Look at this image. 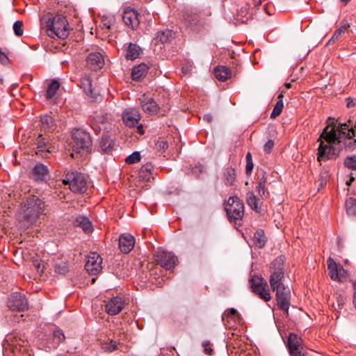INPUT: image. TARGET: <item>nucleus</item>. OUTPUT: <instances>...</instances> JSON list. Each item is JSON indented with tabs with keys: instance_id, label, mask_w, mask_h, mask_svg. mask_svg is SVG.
I'll use <instances>...</instances> for the list:
<instances>
[{
	"instance_id": "1",
	"label": "nucleus",
	"mask_w": 356,
	"mask_h": 356,
	"mask_svg": "<svg viewBox=\"0 0 356 356\" xmlns=\"http://www.w3.org/2000/svg\"><path fill=\"white\" fill-rule=\"evenodd\" d=\"M353 126L347 123L328 122L318 138L317 160L321 163L336 159L343 148L356 143Z\"/></svg>"
},
{
	"instance_id": "2",
	"label": "nucleus",
	"mask_w": 356,
	"mask_h": 356,
	"mask_svg": "<svg viewBox=\"0 0 356 356\" xmlns=\"http://www.w3.org/2000/svg\"><path fill=\"white\" fill-rule=\"evenodd\" d=\"M45 203L36 195L29 196L22 204V220L29 225L35 223L44 213Z\"/></svg>"
},
{
	"instance_id": "3",
	"label": "nucleus",
	"mask_w": 356,
	"mask_h": 356,
	"mask_svg": "<svg viewBox=\"0 0 356 356\" xmlns=\"http://www.w3.org/2000/svg\"><path fill=\"white\" fill-rule=\"evenodd\" d=\"M72 157H74V152L81 154L89 152L92 147V140L89 133L83 129H76L72 131Z\"/></svg>"
},
{
	"instance_id": "4",
	"label": "nucleus",
	"mask_w": 356,
	"mask_h": 356,
	"mask_svg": "<svg viewBox=\"0 0 356 356\" xmlns=\"http://www.w3.org/2000/svg\"><path fill=\"white\" fill-rule=\"evenodd\" d=\"M63 183L68 185L73 193H83L87 189V181L83 175L76 170L67 171Z\"/></svg>"
},
{
	"instance_id": "5",
	"label": "nucleus",
	"mask_w": 356,
	"mask_h": 356,
	"mask_svg": "<svg viewBox=\"0 0 356 356\" xmlns=\"http://www.w3.org/2000/svg\"><path fill=\"white\" fill-rule=\"evenodd\" d=\"M270 272L269 282L273 291L281 286H285L282 282L284 275V264L282 257H277L270 264Z\"/></svg>"
},
{
	"instance_id": "6",
	"label": "nucleus",
	"mask_w": 356,
	"mask_h": 356,
	"mask_svg": "<svg viewBox=\"0 0 356 356\" xmlns=\"http://www.w3.org/2000/svg\"><path fill=\"white\" fill-rule=\"evenodd\" d=\"M230 221L241 220L244 215V204L238 197H229L225 208Z\"/></svg>"
},
{
	"instance_id": "7",
	"label": "nucleus",
	"mask_w": 356,
	"mask_h": 356,
	"mask_svg": "<svg viewBox=\"0 0 356 356\" xmlns=\"http://www.w3.org/2000/svg\"><path fill=\"white\" fill-rule=\"evenodd\" d=\"M275 291L278 307L288 316L291 298L289 287L287 285L281 286V287L275 289Z\"/></svg>"
},
{
	"instance_id": "8",
	"label": "nucleus",
	"mask_w": 356,
	"mask_h": 356,
	"mask_svg": "<svg viewBox=\"0 0 356 356\" xmlns=\"http://www.w3.org/2000/svg\"><path fill=\"white\" fill-rule=\"evenodd\" d=\"M7 304L13 311L23 312L29 308L28 300L25 295L19 292L12 293L8 298Z\"/></svg>"
},
{
	"instance_id": "9",
	"label": "nucleus",
	"mask_w": 356,
	"mask_h": 356,
	"mask_svg": "<svg viewBox=\"0 0 356 356\" xmlns=\"http://www.w3.org/2000/svg\"><path fill=\"white\" fill-rule=\"evenodd\" d=\"M155 257L157 263L166 270L174 268L178 261L175 254L165 250H159L156 253Z\"/></svg>"
},
{
	"instance_id": "10",
	"label": "nucleus",
	"mask_w": 356,
	"mask_h": 356,
	"mask_svg": "<svg viewBox=\"0 0 356 356\" xmlns=\"http://www.w3.org/2000/svg\"><path fill=\"white\" fill-rule=\"evenodd\" d=\"M250 286L252 291L259 296L261 299H264L266 302L268 301L271 298L269 289H266V282L260 277L256 279L252 278L250 280Z\"/></svg>"
},
{
	"instance_id": "11",
	"label": "nucleus",
	"mask_w": 356,
	"mask_h": 356,
	"mask_svg": "<svg viewBox=\"0 0 356 356\" xmlns=\"http://www.w3.org/2000/svg\"><path fill=\"white\" fill-rule=\"evenodd\" d=\"M46 29L49 36L56 35L65 39L70 33V24H46Z\"/></svg>"
},
{
	"instance_id": "12",
	"label": "nucleus",
	"mask_w": 356,
	"mask_h": 356,
	"mask_svg": "<svg viewBox=\"0 0 356 356\" xmlns=\"http://www.w3.org/2000/svg\"><path fill=\"white\" fill-rule=\"evenodd\" d=\"M122 17L123 22H140L143 20L150 22L152 21V19L149 18V15H142L136 9L130 7L124 9Z\"/></svg>"
},
{
	"instance_id": "13",
	"label": "nucleus",
	"mask_w": 356,
	"mask_h": 356,
	"mask_svg": "<svg viewBox=\"0 0 356 356\" xmlns=\"http://www.w3.org/2000/svg\"><path fill=\"white\" fill-rule=\"evenodd\" d=\"M302 339L296 334L290 333L287 341V347L291 356H305V352L300 346Z\"/></svg>"
},
{
	"instance_id": "14",
	"label": "nucleus",
	"mask_w": 356,
	"mask_h": 356,
	"mask_svg": "<svg viewBox=\"0 0 356 356\" xmlns=\"http://www.w3.org/2000/svg\"><path fill=\"white\" fill-rule=\"evenodd\" d=\"M102 259L96 252H92L88 256L85 264V269L91 275H96L101 271Z\"/></svg>"
},
{
	"instance_id": "15",
	"label": "nucleus",
	"mask_w": 356,
	"mask_h": 356,
	"mask_svg": "<svg viewBox=\"0 0 356 356\" xmlns=\"http://www.w3.org/2000/svg\"><path fill=\"white\" fill-rule=\"evenodd\" d=\"M51 148L48 140L42 134H40L35 142V154L42 158H47L51 152Z\"/></svg>"
},
{
	"instance_id": "16",
	"label": "nucleus",
	"mask_w": 356,
	"mask_h": 356,
	"mask_svg": "<svg viewBox=\"0 0 356 356\" xmlns=\"http://www.w3.org/2000/svg\"><path fill=\"white\" fill-rule=\"evenodd\" d=\"M124 306V301L120 296H115L110 299L106 304V311L109 315H115L120 313Z\"/></svg>"
},
{
	"instance_id": "17",
	"label": "nucleus",
	"mask_w": 356,
	"mask_h": 356,
	"mask_svg": "<svg viewBox=\"0 0 356 356\" xmlns=\"http://www.w3.org/2000/svg\"><path fill=\"white\" fill-rule=\"evenodd\" d=\"M86 64L88 67L92 71H97L102 68L104 65V60L102 54L99 52L89 54L87 57Z\"/></svg>"
},
{
	"instance_id": "18",
	"label": "nucleus",
	"mask_w": 356,
	"mask_h": 356,
	"mask_svg": "<svg viewBox=\"0 0 356 356\" xmlns=\"http://www.w3.org/2000/svg\"><path fill=\"white\" fill-rule=\"evenodd\" d=\"M119 248L124 254L129 253L134 247L135 238L130 234H122L119 237Z\"/></svg>"
},
{
	"instance_id": "19",
	"label": "nucleus",
	"mask_w": 356,
	"mask_h": 356,
	"mask_svg": "<svg viewBox=\"0 0 356 356\" xmlns=\"http://www.w3.org/2000/svg\"><path fill=\"white\" fill-rule=\"evenodd\" d=\"M122 120L127 127H133L138 124L140 115L136 110H126L122 113Z\"/></svg>"
},
{
	"instance_id": "20",
	"label": "nucleus",
	"mask_w": 356,
	"mask_h": 356,
	"mask_svg": "<svg viewBox=\"0 0 356 356\" xmlns=\"http://www.w3.org/2000/svg\"><path fill=\"white\" fill-rule=\"evenodd\" d=\"M140 106L143 111L150 115L157 113L159 110V105L152 98H145L140 101Z\"/></svg>"
},
{
	"instance_id": "21",
	"label": "nucleus",
	"mask_w": 356,
	"mask_h": 356,
	"mask_svg": "<svg viewBox=\"0 0 356 356\" xmlns=\"http://www.w3.org/2000/svg\"><path fill=\"white\" fill-rule=\"evenodd\" d=\"M48 172V168L45 165L38 163L32 170L31 177L35 181H42L45 179Z\"/></svg>"
},
{
	"instance_id": "22",
	"label": "nucleus",
	"mask_w": 356,
	"mask_h": 356,
	"mask_svg": "<svg viewBox=\"0 0 356 356\" xmlns=\"http://www.w3.org/2000/svg\"><path fill=\"white\" fill-rule=\"evenodd\" d=\"M327 268H328V273L330 278L334 281H339L342 282L343 280L341 277L340 273L341 271H344L343 268L338 269L337 263L332 258H328L327 259Z\"/></svg>"
},
{
	"instance_id": "23",
	"label": "nucleus",
	"mask_w": 356,
	"mask_h": 356,
	"mask_svg": "<svg viewBox=\"0 0 356 356\" xmlns=\"http://www.w3.org/2000/svg\"><path fill=\"white\" fill-rule=\"evenodd\" d=\"M41 22H68V19L60 13L45 12L40 17Z\"/></svg>"
},
{
	"instance_id": "24",
	"label": "nucleus",
	"mask_w": 356,
	"mask_h": 356,
	"mask_svg": "<svg viewBox=\"0 0 356 356\" xmlns=\"http://www.w3.org/2000/svg\"><path fill=\"white\" fill-rule=\"evenodd\" d=\"M65 337L62 330H55L51 337V340L47 341V347L49 350L55 349L58 346L65 340Z\"/></svg>"
},
{
	"instance_id": "25",
	"label": "nucleus",
	"mask_w": 356,
	"mask_h": 356,
	"mask_svg": "<svg viewBox=\"0 0 356 356\" xmlns=\"http://www.w3.org/2000/svg\"><path fill=\"white\" fill-rule=\"evenodd\" d=\"M148 69V66L145 63H140L138 65L134 66L131 70V78L135 81L140 80L145 76Z\"/></svg>"
},
{
	"instance_id": "26",
	"label": "nucleus",
	"mask_w": 356,
	"mask_h": 356,
	"mask_svg": "<svg viewBox=\"0 0 356 356\" xmlns=\"http://www.w3.org/2000/svg\"><path fill=\"white\" fill-rule=\"evenodd\" d=\"M74 225L81 227L85 233H90L92 230L91 222L83 216H79L76 218Z\"/></svg>"
},
{
	"instance_id": "27",
	"label": "nucleus",
	"mask_w": 356,
	"mask_h": 356,
	"mask_svg": "<svg viewBox=\"0 0 356 356\" xmlns=\"http://www.w3.org/2000/svg\"><path fill=\"white\" fill-rule=\"evenodd\" d=\"M175 37V32L172 29H165L159 31L156 33V40L161 43H165L171 41Z\"/></svg>"
},
{
	"instance_id": "28",
	"label": "nucleus",
	"mask_w": 356,
	"mask_h": 356,
	"mask_svg": "<svg viewBox=\"0 0 356 356\" xmlns=\"http://www.w3.org/2000/svg\"><path fill=\"white\" fill-rule=\"evenodd\" d=\"M140 48L136 44H134L130 42L129 44L128 48L127 49V52L125 54V58L127 60H134L135 59L139 58L140 55Z\"/></svg>"
},
{
	"instance_id": "29",
	"label": "nucleus",
	"mask_w": 356,
	"mask_h": 356,
	"mask_svg": "<svg viewBox=\"0 0 356 356\" xmlns=\"http://www.w3.org/2000/svg\"><path fill=\"white\" fill-rule=\"evenodd\" d=\"M246 201L248 206L257 213L261 212L260 200L251 191L246 193Z\"/></svg>"
},
{
	"instance_id": "30",
	"label": "nucleus",
	"mask_w": 356,
	"mask_h": 356,
	"mask_svg": "<svg viewBox=\"0 0 356 356\" xmlns=\"http://www.w3.org/2000/svg\"><path fill=\"white\" fill-rule=\"evenodd\" d=\"M215 76L220 81H225L231 77V70L225 66H218L215 67Z\"/></svg>"
},
{
	"instance_id": "31",
	"label": "nucleus",
	"mask_w": 356,
	"mask_h": 356,
	"mask_svg": "<svg viewBox=\"0 0 356 356\" xmlns=\"http://www.w3.org/2000/svg\"><path fill=\"white\" fill-rule=\"evenodd\" d=\"M114 141L107 135H104L99 142V147L104 152L108 153L114 146Z\"/></svg>"
},
{
	"instance_id": "32",
	"label": "nucleus",
	"mask_w": 356,
	"mask_h": 356,
	"mask_svg": "<svg viewBox=\"0 0 356 356\" xmlns=\"http://www.w3.org/2000/svg\"><path fill=\"white\" fill-rule=\"evenodd\" d=\"M154 170V167L150 163H147L144 164L140 169L139 171V177L143 180L148 181L149 180L152 170Z\"/></svg>"
},
{
	"instance_id": "33",
	"label": "nucleus",
	"mask_w": 356,
	"mask_h": 356,
	"mask_svg": "<svg viewBox=\"0 0 356 356\" xmlns=\"http://www.w3.org/2000/svg\"><path fill=\"white\" fill-rule=\"evenodd\" d=\"M253 241L255 246L259 248H261L265 245L266 243V238L263 229H259L254 232Z\"/></svg>"
},
{
	"instance_id": "34",
	"label": "nucleus",
	"mask_w": 356,
	"mask_h": 356,
	"mask_svg": "<svg viewBox=\"0 0 356 356\" xmlns=\"http://www.w3.org/2000/svg\"><path fill=\"white\" fill-rule=\"evenodd\" d=\"M80 87L88 95H91L92 94V80L90 76L84 75L81 78Z\"/></svg>"
},
{
	"instance_id": "35",
	"label": "nucleus",
	"mask_w": 356,
	"mask_h": 356,
	"mask_svg": "<svg viewBox=\"0 0 356 356\" xmlns=\"http://www.w3.org/2000/svg\"><path fill=\"white\" fill-rule=\"evenodd\" d=\"M222 321L229 323L231 321L236 322L239 320V314L236 309L230 308L227 309L222 316Z\"/></svg>"
},
{
	"instance_id": "36",
	"label": "nucleus",
	"mask_w": 356,
	"mask_h": 356,
	"mask_svg": "<svg viewBox=\"0 0 356 356\" xmlns=\"http://www.w3.org/2000/svg\"><path fill=\"white\" fill-rule=\"evenodd\" d=\"M236 179L235 169L231 167L227 168L224 172V182L227 186H232Z\"/></svg>"
},
{
	"instance_id": "37",
	"label": "nucleus",
	"mask_w": 356,
	"mask_h": 356,
	"mask_svg": "<svg viewBox=\"0 0 356 356\" xmlns=\"http://www.w3.org/2000/svg\"><path fill=\"white\" fill-rule=\"evenodd\" d=\"M60 88V83L56 80L53 79L49 83L47 92H46V98L47 99H51L56 95V92Z\"/></svg>"
},
{
	"instance_id": "38",
	"label": "nucleus",
	"mask_w": 356,
	"mask_h": 356,
	"mask_svg": "<svg viewBox=\"0 0 356 356\" xmlns=\"http://www.w3.org/2000/svg\"><path fill=\"white\" fill-rule=\"evenodd\" d=\"M348 27H350L349 24H344L343 26H341L337 30L335 31L332 38L327 42V44H334L336 41H337L342 35V33H343Z\"/></svg>"
},
{
	"instance_id": "39",
	"label": "nucleus",
	"mask_w": 356,
	"mask_h": 356,
	"mask_svg": "<svg viewBox=\"0 0 356 356\" xmlns=\"http://www.w3.org/2000/svg\"><path fill=\"white\" fill-rule=\"evenodd\" d=\"M346 213L349 216H356V199L349 197L346 201Z\"/></svg>"
},
{
	"instance_id": "40",
	"label": "nucleus",
	"mask_w": 356,
	"mask_h": 356,
	"mask_svg": "<svg viewBox=\"0 0 356 356\" xmlns=\"http://www.w3.org/2000/svg\"><path fill=\"white\" fill-rule=\"evenodd\" d=\"M42 126L45 131H51L54 126V120L49 115H44L40 119Z\"/></svg>"
},
{
	"instance_id": "41",
	"label": "nucleus",
	"mask_w": 356,
	"mask_h": 356,
	"mask_svg": "<svg viewBox=\"0 0 356 356\" xmlns=\"http://www.w3.org/2000/svg\"><path fill=\"white\" fill-rule=\"evenodd\" d=\"M344 166L352 170H356V155L347 156L343 161Z\"/></svg>"
},
{
	"instance_id": "42",
	"label": "nucleus",
	"mask_w": 356,
	"mask_h": 356,
	"mask_svg": "<svg viewBox=\"0 0 356 356\" xmlns=\"http://www.w3.org/2000/svg\"><path fill=\"white\" fill-rule=\"evenodd\" d=\"M55 272L64 275L68 271L67 263L63 261L57 262L54 265Z\"/></svg>"
},
{
	"instance_id": "43",
	"label": "nucleus",
	"mask_w": 356,
	"mask_h": 356,
	"mask_svg": "<svg viewBox=\"0 0 356 356\" xmlns=\"http://www.w3.org/2000/svg\"><path fill=\"white\" fill-rule=\"evenodd\" d=\"M284 107L283 102L282 99L277 101L270 113L271 118H275L279 116L282 111Z\"/></svg>"
},
{
	"instance_id": "44",
	"label": "nucleus",
	"mask_w": 356,
	"mask_h": 356,
	"mask_svg": "<svg viewBox=\"0 0 356 356\" xmlns=\"http://www.w3.org/2000/svg\"><path fill=\"white\" fill-rule=\"evenodd\" d=\"M140 159L141 156L140 152L135 151L126 158L125 162L127 164H134L138 162L140 160Z\"/></svg>"
},
{
	"instance_id": "45",
	"label": "nucleus",
	"mask_w": 356,
	"mask_h": 356,
	"mask_svg": "<svg viewBox=\"0 0 356 356\" xmlns=\"http://www.w3.org/2000/svg\"><path fill=\"white\" fill-rule=\"evenodd\" d=\"M245 159H246L245 172H246L247 175H250L252 172L253 167H254L252 154L250 152L247 153V154L245 156Z\"/></svg>"
},
{
	"instance_id": "46",
	"label": "nucleus",
	"mask_w": 356,
	"mask_h": 356,
	"mask_svg": "<svg viewBox=\"0 0 356 356\" xmlns=\"http://www.w3.org/2000/svg\"><path fill=\"white\" fill-rule=\"evenodd\" d=\"M265 186H257L256 188L258 192L259 195L261 199L265 200L267 199L269 196V193L266 191Z\"/></svg>"
},
{
	"instance_id": "47",
	"label": "nucleus",
	"mask_w": 356,
	"mask_h": 356,
	"mask_svg": "<svg viewBox=\"0 0 356 356\" xmlns=\"http://www.w3.org/2000/svg\"><path fill=\"white\" fill-rule=\"evenodd\" d=\"M103 348L106 351L113 352L118 349V345L115 341H111L110 343L104 344Z\"/></svg>"
},
{
	"instance_id": "48",
	"label": "nucleus",
	"mask_w": 356,
	"mask_h": 356,
	"mask_svg": "<svg viewBox=\"0 0 356 356\" xmlns=\"http://www.w3.org/2000/svg\"><path fill=\"white\" fill-rule=\"evenodd\" d=\"M210 341L209 340H204L202 341V346L204 347V352L208 355H211L213 353V349L210 347Z\"/></svg>"
},
{
	"instance_id": "49",
	"label": "nucleus",
	"mask_w": 356,
	"mask_h": 356,
	"mask_svg": "<svg viewBox=\"0 0 356 356\" xmlns=\"http://www.w3.org/2000/svg\"><path fill=\"white\" fill-rule=\"evenodd\" d=\"M23 24H13V31L17 36H22L24 33Z\"/></svg>"
},
{
	"instance_id": "50",
	"label": "nucleus",
	"mask_w": 356,
	"mask_h": 356,
	"mask_svg": "<svg viewBox=\"0 0 356 356\" xmlns=\"http://www.w3.org/2000/svg\"><path fill=\"white\" fill-rule=\"evenodd\" d=\"M10 62L8 56L0 49V63L3 65H7Z\"/></svg>"
},
{
	"instance_id": "51",
	"label": "nucleus",
	"mask_w": 356,
	"mask_h": 356,
	"mask_svg": "<svg viewBox=\"0 0 356 356\" xmlns=\"http://www.w3.org/2000/svg\"><path fill=\"white\" fill-rule=\"evenodd\" d=\"M168 143L164 140L158 141L156 143V148L160 151H165L168 149Z\"/></svg>"
},
{
	"instance_id": "52",
	"label": "nucleus",
	"mask_w": 356,
	"mask_h": 356,
	"mask_svg": "<svg viewBox=\"0 0 356 356\" xmlns=\"http://www.w3.org/2000/svg\"><path fill=\"white\" fill-rule=\"evenodd\" d=\"M274 146V142L272 140H268L264 146V150L265 152H270Z\"/></svg>"
},
{
	"instance_id": "53",
	"label": "nucleus",
	"mask_w": 356,
	"mask_h": 356,
	"mask_svg": "<svg viewBox=\"0 0 356 356\" xmlns=\"http://www.w3.org/2000/svg\"><path fill=\"white\" fill-rule=\"evenodd\" d=\"M267 182V178L266 177V173L263 172L262 176L259 178V182L257 186H265Z\"/></svg>"
},
{
	"instance_id": "54",
	"label": "nucleus",
	"mask_w": 356,
	"mask_h": 356,
	"mask_svg": "<svg viewBox=\"0 0 356 356\" xmlns=\"http://www.w3.org/2000/svg\"><path fill=\"white\" fill-rule=\"evenodd\" d=\"M346 105L348 108L353 107L356 105V99L351 97H347L346 99Z\"/></svg>"
},
{
	"instance_id": "55",
	"label": "nucleus",
	"mask_w": 356,
	"mask_h": 356,
	"mask_svg": "<svg viewBox=\"0 0 356 356\" xmlns=\"http://www.w3.org/2000/svg\"><path fill=\"white\" fill-rule=\"evenodd\" d=\"M212 115L210 113H207V114H204L203 116H202V120L207 122H211V120H212Z\"/></svg>"
},
{
	"instance_id": "56",
	"label": "nucleus",
	"mask_w": 356,
	"mask_h": 356,
	"mask_svg": "<svg viewBox=\"0 0 356 356\" xmlns=\"http://www.w3.org/2000/svg\"><path fill=\"white\" fill-rule=\"evenodd\" d=\"M34 266L36 267L38 273H42L43 272V267H41L40 263L36 261H34Z\"/></svg>"
},
{
	"instance_id": "57",
	"label": "nucleus",
	"mask_w": 356,
	"mask_h": 356,
	"mask_svg": "<svg viewBox=\"0 0 356 356\" xmlns=\"http://www.w3.org/2000/svg\"><path fill=\"white\" fill-rule=\"evenodd\" d=\"M102 20H103V21L108 20V22H111V21H113V17H112V16H108V17H106V16L104 15V16H103V17H102Z\"/></svg>"
},
{
	"instance_id": "58",
	"label": "nucleus",
	"mask_w": 356,
	"mask_h": 356,
	"mask_svg": "<svg viewBox=\"0 0 356 356\" xmlns=\"http://www.w3.org/2000/svg\"><path fill=\"white\" fill-rule=\"evenodd\" d=\"M129 25H130V27L135 30V29H137L138 26H139V24H129Z\"/></svg>"
},
{
	"instance_id": "59",
	"label": "nucleus",
	"mask_w": 356,
	"mask_h": 356,
	"mask_svg": "<svg viewBox=\"0 0 356 356\" xmlns=\"http://www.w3.org/2000/svg\"><path fill=\"white\" fill-rule=\"evenodd\" d=\"M355 180V177L351 176L350 178L349 179V180H347L346 181V184L348 186L350 185V184Z\"/></svg>"
},
{
	"instance_id": "60",
	"label": "nucleus",
	"mask_w": 356,
	"mask_h": 356,
	"mask_svg": "<svg viewBox=\"0 0 356 356\" xmlns=\"http://www.w3.org/2000/svg\"><path fill=\"white\" fill-rule=\"evenodd\" d=\"M138 131L143 134V127L142 126H140L138 127Z\"/></svg>"
},
{
	"instance_id": "61",
	"label": "nucleus",
	"mask_w": 356,
	"mask_h": 356,
	"mask_svg": "<svg viewBox=\"0 0 356 356\" xmlns=\"http://www.w3.org/2000/svg\"><path fill=\"white\" fill-rule=\"evenodd\" d=\"M105 26H106L107 29H111L112 26V24H104Z\"/></svg>"
},
{
	"instance_id": "62",
	"label": "nucleus",
	"mask_w": 356,
	"mask_h": 356,
	"mask_svg": "<svg viewBox=\"0 0 356 356\" xmlns=\"http://www.w3.org/2000/svg\"><path fill=\"white\" fill-rule=\"evenodd\" d=\"M254 2H255V5L258 6V5L261 4V0H254Z\"/></svg>"
},
{
	"instance_id": "63",
	"label": "nucleus",
	"mask_w": 356,
	"mask_h": 356,
	"mask_svg": "<svg viewBox=\"0 0 356 356\" xmlns=\"http://www.w3.org/2000/svg\"><path fill=\"white\" fill-rule=\"evenodd\" d=\"M285 86L286 88H290L291 87V83H285Z\"/></svg>"
},
{
	"instance_id": "64",
	"label": "nucleus",
	"mask_w": 356,
	"mask_h": 356,
	"mask_svg": "<svg viewBox=\"0 0 356 356\" xmlns=\"http://www.w3.org/2000/svg\"><path fill=\"white\" fill-rule=\"evenodd\" d=\"M353 289L355 291H356V281L353 282Z\"/></svg>"
}]
</instances>
